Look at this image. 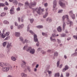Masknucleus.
<instances>
[{
	"instance_id": "1",
	"label": "nucleus",
	"mask_w": 77,
	"mask_h": 77,
	"mask_svg": "<svg viewBox=\"0 0 77 77\" xmlns=\"http://www.w3.org/2000/svg\"><path fill=\"white\" fill-rule=\"evenodd\" d=\"M36 5V2H31L29 4L27 2H26L25 4V9H27L28 8H32V7H34Z\"/></svg>"
},
{
	"instance_id": "2",
	"label": "nucleus",
	"mask_w": 77,
	"mask_h": 77,
	"mask_svg": "<svg viewBox=\"0 0 77 77\" xmlns=\"http://www.w3.org/2000/svg\"><path fill=\"white\" fill-rule=\"evenodd\" d=\"M67 18V21L66 22V23L67 24H70V26H71L72 25V21H70L69 20V19L68 18V15H66L65 16H63L62 17L63 19V21H65V18Z\"/></svg>"
},
{
	"instance_id": "3",
	"label": "nucleus",
	"mask_w": 77,
	"mask_h": 77,
	"mask_svg": "<svg viewBox=\"0 0 77 77\" xmlns=\"http://www.w3.org/2000/svg\"><path fill=\"white\" fill-rule=\"evenodd\" d=\"M34 41L35 42H37L36 43V45L37 47H38L39 45V42H38V40L37 38V35L36 34L34 35Z\"/></svg>"
},
{
	"instance_id": "4",
	"label": "nucleus",
	"mask_w": 77,
	"mask_h": 77,
	"mask_svg": "<svg viewBox=\"0 0 77 77\" xmlns=\"http://www.w3.org/2000/svg\"><path fill=\"white\" fill-rule=\"evenodd\" d=\"M41 10V7H39V8H36L35 9H33V11H36L37 14L39 15H41V12L40 11V10Z\"/></svg>"
},
{
	"instance_id": "5",
	"label": "nucleus",
	"mask_w": 77,
	"mask_h": 77,
	"mask_svg": "<svg viewBox=\"0 0 77 77\" xmlns=\"http://www.w3.org/2000/svg\"><path fill=\"white\" fill-rule=\"evenodd\" d=\"M69 15L73 20L75 19V15L73 14V11H71L69 12Z\"/></svg>"
},
{
	"instance_id": "6",
	"label": "nucleus",
	"mask_w": 77,
	"mask_h": 77,
	"mask_svg": "<svg viewBox=\"0 0 77 77\" xmlns=\"http://www.w3.org/2000/svg\"><path fill=\"white\" fill-rule=\"evenodd\" d=\"M22 62L24 64L22 63L21 65V66L22 68H24L26 66V62L24 60L22 61Z\"/></svg>"
},
{
	"instance_id": "7",
	"label": "nucleus",
	"mask_w": 77,
	"mask_h": 77,
	"mask_svg": "<svg viewBox=\"0 0 77 77\" xmlns=\"http://www.w3.org/2000/svg\"><path fill=\"white\" fill-rule=\"evenodd\" d=\"M8 44V45H7V48H9V49H11V47H12V45H11V43L10 44H9V42H8L7 43Z\"/></svg>"
},
{
	"instance_id": "8",
	"label": "nucleus",
	"mask_w": 77,
	"mask_h": 77,
	"mask_svg": "<svg viewBox=\"0 0 77 77\" xmlns=\"http://www.w3.org/2000/svg\"><path fill=\"white\" fill-rule=\"evenodd\" d=\"M29 53L30 54H34L35 53V49L34 48L32 49Z\"/></svg>"
},
{
	"instance_id": "9",
	"label": "nucleus",
	"mask_w": 77,
	"mask_h": 77,
	"mask_svg": "<svg viewBox=\"0 0 77 77\" xmlns=\"http://www.w3.org/2000/svg\"><path fill=\"white\" fill-rule=\"evenodd\" d=\"M56 5H57V1L56 0H54L53 2V7L54 8L56 7Z\"/></svg>"
},
{
	"instance_id": "10",
	"label": "nucleus",
	"mask_w": 77,
	"mask_h": 77,
	"mask_svg": "<svg viewBox=\"0 0 77 77\" xmlns=\"http://www.w3.org/2000/svg\"><path fill=\"white\" fill-rule=\"evenodd\" d=\"M9 69V67H5L3 69V70L4 71L8 72Z\"/></svg>"
},
{
	"instance_id": "11",
	"label": "nucleus",
	"mask_w": 77,
	"mask_h": 77,
	"mask_svg": "<svg viewBox=\"0 0 77 77\" xmlns=\"http://www.w3.org/2000/svg\"><path fill=\"white\" fill-rule=\"evenodd\" d=\"M32 47H29L26 49V51L27 52H30L32 50Z\"/></svg>"
},
{
	"instance_id": "12",
	"label": "nucleus",
	"mask_w": 77,
	"mask_h": 77,
	"mask_svg": "<svg viewBox=\"0 0 77 77\" xmlns=\"http://www.w3.org/2000/svg\"><path fill=\"white\" fill-rule=\"evenodd\" d=\"M23 27H24V25L23 24L20 25L18 26V29H22V28H23Z\"/></svg>"
},
{
	"instance_id": "13",
	"label": "nucleus",
	"mask_w": 77,
	"mask_h": 77,
	"mask_svg": "<svg viewBox=\"0 0 77 77\" xmlns=\"http://www.w3.org/2000/svg\"><path fill=\"white\" fill-rule=\"evenodd\" d=\"M63 30H65V26H66V24H65V21H63Z\"/></svg>"
},
{
	"instance_id": "14",
	"label": "nucleus",
	"mask_w": 77,
	"mask_h": 77,
	"mask_svg": "<svg viewBox=\"0 0 77 77\" xmlns=\"http://www.w3.org/2000/svg\"><path fill=\"white\" fill-rule=\"evenodd\" d=\"M46 21H48L49 23H51V21H52V19L50 18H48L46 19Z\"/></svg>"
},
{
	"instance_id": "15",
	"label": "nucleus",
	"mask_w": 77,
	"mask_h": 77,
	"mask_svg": "<svg viewBox=\"0 0 77 77\" xmlns=\"http://www.w3.org/2000/svg\"><path fill=\"white\" fill-rule=\"evenodd\" d=\"M19 39H20V41L22 42L23 44H25V42H24V41H23V38L22 37H20V38H19Z\"/></svg>"
},
{
	"instance_id": "16",
	"label": "nucleus",
	"mask_w": 77,
	"mask_h": 77,
	"mask_svg": "<svg viewBox=\"0 0 77 77\" xmlns=\"http://www.w3.org/2000/svg\"><path fill=\"white\" fill-rule=\"evenodd\" d=\"M57 30L59 32H61L62 31V28L60 26H59L57 28Z\"/></svg>"
},
{
	"instance_id": "17",
	"label": "nucleus",
	"mask_w": 77,
	"mask_h": 77,
	"mask_svg": "<svg viewBox=\"0 0 77 77\" xmlns=\"http://www.w3.org/2000/svg\"><path fill=\"white\" fill-rule=\"evenodd\" d=\"M15 35L16 37H19L20 36V33L19 32H16L15 33Z\"/></svg>"
},
{
	"instance_id": "18",
	"label": "nucleus",
	"mask_w": 77,
	"mask_h": 77,
	"mask_svg": "<svg viewBox=\"0 0 77 77\" xmlns=\"http://www.w3.org/2000/svg\"><path fill=\"white\" fill-rule=\"evenodd\" d=\"M51 41H52L54 42H55L56 41V39L55 38H53L51 37H50V38Z\"/></svg>"
},
{
	"instance_id": "19",
	"label": "nucleus",
	"mask_w": 77,
	"mask_h": 77,
	"mask_svg": "<svg viewBox=\"0 0 77 77\" xmlns=\"http://www.w3.org/2000/svg\"><path fill=\"white\" fill-rule=\"evenodd\" d=\"M21 76L22 77H27V75L24 73H21Z\"/></svg>"
},
{
	"instance_id": "20",
	"label": "nucleus",
	"mask_w": 77,
	"mask_h": 77,
	"mask_svg": "<svg viewBox=\"0 0 77 77\" xmlns=\"http://www.w3.org/2000/svg\"><path fill=\"white\" fill-rule=\"evenodd\" d=\"M13 3L14 5H18V1L16 0H14Z\"/></svg>"
},
{
	"instance_id": "21",
	"label": "nucleus",
	"mask_w": 77,
	"mask_h": 77,
	"mask_svg": "<svg viewBox=\"0 0 77 77\" xmlns=\"http://www.w3.org/2000/svg\"><path fill=\"white\" fill-rule=\"evenodd\" d=\"M59 4L61 7H64L65 6V4L63 3L62 2H59Z\"/></svg>"
},
{
	"instance_id": "22",
	"label": "nucleus",
	"mask_w": 77,
	"mask_h": 77,
	"mask_svg": "<svg viewBox=\"0 0 77 77\" xmlns=\"http://www.w3.org/2000/svg\"><path fill=\"white\" fill-rule=\"evenodd\" d=\"M54 56H55L57 57L58 56V52L57 51H55L54 52Z\"/></svg>"
},
{
	"instance_id": "23",
	"label": "nucleus",
	"mask_w": 77,
	"mask_h": 77,
	"mask_svg": "<svg viewBox=\"0 0 77 77\" xmlns=\"http://www.w3.org/2000/svg\"><path fill=\"white\" fill-rule=\"evenodd\" d=\"M48 13L46 12L45 13V14L43 15V18H46V17H47V15H48Z\"/></svg>"
},
{
	"instance_id": "24",
	"label": "nucleus",
	"mask_w": 77,
	"mask_h": 77,
	"mask_svg": "<svg viewBox=\"0 0 77 77\" xmlns=\"http://www.w3.org/2000/svg\"><path fill=\"white\" fill-rule=\"evenodd\" d=\"M3 23L5 24H9V22L6 20H5L3 21Z\"/></svg>"
},
{
	"instance_id": "25",
	"label": "nucleus",
	"mask_w": 77,
	"mask_h": 77,
	"mask_svg": "<svg viewBox=\"0 0 77 77\" xmlns=\"http://www.w3.org/2000/svg\"><path fill=\"white\" fill-rule=\"evenodd\" d=\"M11 59L13 61H15L16 60V59L14 57H11Z\"/></svg>"
},
{
	"instance_id": "26",
	"label": "nucleus",
	"mask_w": 77,
	"mask_h": 77,
	"mask_svg": "<svg viewBox=\"0 0 77 77\" xmlns=\"http://www.w3.org/2000/svg\"><path fill=\"white\" fill-rule=\"evenodd\" d=\"M0 6L1 7H5V5L3 3H0Z\"/></svg>"
},
{
	"instance_id": "27",
	"label": "nucleus",
	"mask_w": 77,
	"mask_h": 77,
	"mask_svg": "<svg viewBox=\"0 0 77 77\" xmlns=\"http://www.w3.org/2000/svg\"><path fill=\"white\" fill-rule=\"evenodd\" d=\"M6 13H2L1 14V17H4Z\"/></svg>"
},
{
	"instance_id": "28",
	"label": "nucleus",
	"mask_w": 77,
	"mask_h": 77,
	"mask_svg": "<svg viewBox=\"0 0 77 77\" xmlns=\"http://www.w3.org/2000/svg\"><path fill=\"white\" fill-rule=\"evenodd\" d=\"M55 77H60V74L59 73H56L55 74Z\"/></svg>"
},
{
	"instance_id": "29",
	"label": "nucleus",
	"mask_w": 77,
	"mask_h": 77,
	"mask_svg": "<svg viewBox=\"0 0 77 77\" xmlns=\"http://www.w3.org/2000/svg\"><path fill=\"white\" fill-rule=\"evenodd\" d=\"M6 35V34H5L3 33L1 36L2 38H5V35Z\"/></svg>"
},
{
	"instance_id": "30",
	"label": "nucleus",
	"mask_w": 77,
	"mask_h": 77,
	"mask_svg": "<svg viewBox=\"0 0 77 77\" xmlns=\"http://www.w3.org/2000/svg\"><path fill=\"white\" fill-rule=\"evenodd\" d=\"M37 28H38V29H41V28H43V26H37Z\"/></svg>"
},
{
	"instance_id": "31",
	"label": "nucleus",
	"mask_w": 77,
	"mask_h": 77,
	"mask_svg": "<svg viewBox=\"0 0 77 77\" xmlns=\"http://www.w3.org/2000/svg\"><path fill=\"white\" fill-rule=\"evenodd\" d=\"M0 66H1V67H2L4 66V63H1L0 62Z\"/></svg>"
},
{
	"instance_id": "32",
	"label": "nucleus",
	"mask_w": 77,
	"mask_h": 77,
	"mask_svg": "<svg viewBox=\"0 0 77 77\" xmlns=\"http://www.w3.org/2000/svg\"><path fill=\"white\" fill-rule=\"evenodd\" d=\"M72 56H77V52H75L74 54H72Z\"/></svg>"
},
{
	"instance_id": "33",
	"label": "nucleus",
	"mask_w": 77,
	"mask_h": 77,
	"mask_svg": "<svg viewBox=\"0 0 77 77\" xmlns=\"http://www.w3.org/2000/svg\"><path fill=\"white\" fill-rule=\"evenodd\" d=\"M30 23L32 24V23H33V21H34V19H30Z\"/></svg>"
},
{
	"instance_id": "34",
	"label": "nucleus",
	"mask_w": 77,
	"mask_h": 77,
	"mask_svg": "<svg viewBox=\"0 0 77 77\" xmlns=\"http://www.w3.org/2000/svg\"><path fill=\"white\" fill-rule=\"evenodd\" d=\"M57 42H58V44H60V43H61V40L59 39H57Z\"/></svg>"
},
{
	"instance_id": "35",
	"label": "nucleus",
	"mask_w": 77,
	"mask_h": 77,
	"mask_svg": "<svg viewBox=\"0 0 77 77\" xmlns=\"http://www.w3.org/2000/svg\"><path fill=\"white\" fill-rule=\"evenodd\" d=\"M46 69L47 70H48L49 69H50V65H47L46 66Z\"/></svg>"
},
{
	"instance_id": "36",
	"label": "nucleus",
	"mask_w": 77,
	"mask_h": 77,
	"mask_svg": "<svg viewBox=\"0 0 77 77\" xmlns=\"http://www.w3.org/2000/svg\"><path fill=\"white\" fill-rule=\"evenodd\" d=\"M52 36L53 38H56V35L54 33L52 34Z\"/></svg>"
},
{
	"instance_id": "37",
	"label": "nucleus",
	"mask_w": 77,
	"mask_h": 77,
	"mask_svg": "<svg viewBox=\"0 0 77 77\" xmlns=\"http://www.w3.org/2000/svg\"><path fill=\"white\" fill-rule=\"evenodd\" d=\"M63 11V10H59L58 11V13L60 14V13H62V11Z\"/></svg>"
},
{
	"instance_id": "38",
	"label": "nucleus",
	"mask_w": 77,
	"mask_h": 77,
	"mask_svg": "<svg viewBox=\"0 0 77 77\" xmlns=\"http://www.w3.org/2000/svg\"><path fill=\"white\" fill-rule=\"evenodd\" d=\"M11 14H14V11H12L11 10H10Z\"/></svg>"
},
{
	"instance_id": "39",
	"label": "nucleus",
	"mask_w": 77,
	"mask_h": 77,
	"mask_svg": "<svg viewBox=\"0 0 77 77\" xmlns=\"http://www.w3.org/2000/svg\"><path fill=\"white\" fill-rule=\"evenodd\" d=\"M0 56L1 58H3V57H5V55H4L2 54H1Z\"/></svg>"
},
{
	"instance_id": "40",
	"label": "nucleus",
	"mask_w": 77,
	"mask_h": 77,
	"mask_svg": "<svg viewBox=\"0 0 77 77\" xmlns=\"http://www.w3.org/2000/svg\"><path fill=\"white\" fill-rule=\"evenodd\" d=\"M29 32L32 35H33V34H35V33H34V32L32 30H30L29 31Z\"/></svg>"
},
{
	"instance_id": "41",
	"label": "nucleus",
	"mask_w": 77,
	"mask_h": 77,
	"mask_svg": "<svg viewBox=\"0 0 77 77\" xmlns=\"http://www.w3.org/2000/svg\"><path fill=\"white\" fill-rule=\"evenodd\" d=\"M27 69H28L29 72H30L31 71V70L30 69V67L27 66Z\"/></svg>"
},
{
	"instance_id": "42",
	"label": "nucleus",
	"mask_w": 77,
	"mask_h": 77,
	"mask_svg": "<svg viewBox=\"0 0 77 77\" xmlns=\"http://www.w3.org/2000/svg\"><path fill=\"white\" fill-rule=\"evenodd\" d=\"M61 37H65V36H66V34H62L61 35Z\"/></svg>"
},
{
	"instance_id": "43",
	"label": "nucleus",
	"mask_w": 77,
	"mask_h": 77,
	"mask_svg": "<svg viewBox=\"0 0 77 77\" xmlns=\"http://www.w3.org/2000/svg\"><path fill=\"white\" fill-rule=\"evenodd\" d=\"M18 5L20 7L22 6H23V4L21 3H18Z\"/></svg>"
},
{
	"instance_id": "44",
	"label": "nucleus",
	"mask_w": 77,
	"mask_h": 77,
	"mask_svg": "<svg viewBox=\"0 0 77 77\" xmlns=\"http://www.w3.org/2000/svg\"><path fill=\"white\" fill-rule=\"evenodd\" d=\"M41 50H42V48H39L37 49V51H41Z\"/></svg>"
},
{
	"instance_id": "45",
	"label": "nucleus",
	"mask_w": 77,
	"mask_h": 77,
	"mask_svg": "<svg viewBox=\"0 0 77 77\" xmlns=\"http://www.w3.org/2000/svg\"><path fill=\"white\" fill-rule=\"evenodd\" d=\"M59 63H60L59 61H57V67H59Z\"/></svg>"
},
{
	"instance_id": "46",
	"label": "nucleus",
	"mask_w": 77,
	"mask_h": 77,
	"mask_svg": "<svg viewBox=\"0 0 77 77\" xmlns=\"http://www.w3.org/2000/svg\"><path fill=\"white\" fill-rule=\"evenodd\" d=\"M7 43L6 42H4L2 44L3 47H5V45H6Z\"/></svg>"
},
{
	"instance_id": "47",
	"label": "nucleus",
	"mask_w": 77,
	"mask_h": 77,
	"mask_svg": "<svg viewBox=\"0 0 77 77\" xmlns=\"http://www.w3.org/2000/svg\"><path fill=\"white\" fill-rule=\"evenodd\" d=\"M68 68H69L68 66L67 65H66L65 66V67L64 68V69H66V70H67V69H68Z\"/></svg>"
},
{
	"instance_id": "48",
	"label": "nucleus",
	"mask_w": 77,
	"mask_h": 77,
	"mask_svg": "<svg viewBox=\"0 0 77 77\" xmlns=\"http://www.w3.org/2000/svg\"><path fill=\"white\" fill-rule=\"evenodd\" d=\"M27 49V46H25L23 48V50H26Z\"/></svg>"
},
{
	"instance_id": "49",
	"label": "nucleus",
	"mask_w": 77,
	"mask_h": 77,
	"mask_svg": "<svg viewBox=\"0 0 77 77\" xmlns=\"http://www.w3.org/2000/svg\"><path fill=\"white\" fill-rule=\"evenodd\" d=\"M10 32H6L5 34L6 36H9V35Z\"/></svg>"
},
{
	"instance_id": "50",
	"label": "nucleus",
	"mask_w": 77,
	"mask_h": 77,
	"mask_svg": "<svg viewBox=\"0 0 77 77\" xmlns=\"http://www.w3.org/2000/svg\"><path fill=\"white\" fill-rule=\"evenodd\" d=\"M29 41V40H27L26 39H25V41H24L25 42V43H27Z\"/></svg>"
},
{
	"instance_id": "51",
	"label": "nucleus",
	"mask_w": 77,
	"mask_h": 77,
	"mask_svg": "<svg viewBox=\"0 0 77 77\" xmlns=\"http://www.w3.org/2000/svg\"><path fill=\"white\" fill-rule=\"evenodd\" d=\"M17 11H20V8L19 7L16 8Z\"/></svg>"
},
{
	"instance_id": "52",
	"label": "nucleus",
	"mask_w": 77,
	"mask_h": 77,
	"mask_svg": "<svg viewBox=\"0 0 77 77\" xmlns=\"http://www.w3.org/2000/svg\"><path fill=\"white\" fill-rule=\"evenodd\" d=\"M44 6L45 7H46L47 6H48V4L47 3H45Z\"/></svg>"
},
{
	"instance_id": "53",
	"label": "nucleus",
	"mask_w": 77,
	"mask_h": 77,
	"mask_svg": "<svg viewBox=\"0 0 77 77\" xmlns=\"http://www.w3.org/2000/svg\"><path fill=\"white\" fill-rule=\"evenodd\" d=\"M42 35L43 36H45V35H47V34L44 32H42Z\"/></svg>"
},
{
	"instance_id": "54",
	"label": "nucleus",
	"mask_w": 77,
	"mask_h": 77,
	"mask_svg": "<svg viewBox=\"0 0 77 77\" xmlns=\"http://www.w3.org/2000/svg\"><path fill=\"white\" fill-rule=\"evenodd\" d=\"M66 77H69V73H66Z\"/></svg>"
},
{
	"instance_id": "55",
	"label": "nucleus",
	"mask_w": 77,
	"mask_h": 77,
	"mask_svg": "<svg viewBox=\"0 0 77 77\" xmlns=\"http://www.w3.org/2000/svg\"><path fill=\"white\" fill-rule=\"evenodd\" d=\"M44 9H42L40 10V12H41V14L42 12H44Z\"/></svg>"
},
{
	"instance_id": "56",
	"label": "nucleus",
	"mask_w": 77,
	"mask_h": 77,
	"mask_svg": "<svg viewBox=\"0 0 77 77\" xmlns=\"http://www.w3.org/2000/svg\"><path fill=\"white\" fill-rule=\"evenodd\" d=\"M5 5H6L7 6H8V5H9V4L8 3V2L6 1L5 3Z\"/></svg>"
},
{
	"instance_id": "57",
	"label": "nucleus",
	"mask_w": 77,
	"mask_h": 77,
	"mask_svg": "<svg viewBox=\"0 0 77 77\" xmlns=\"http://www.w3.org/2000/svg\"><path fill=\"white\" fill-rule=\"evenodd\" d=\"M48 72L49 74H50L51 73V71L48 70Z\"/></svg>"
},
{
	"instance_id": "58",
	"label": "nucleus",
	"mask_w": 77,
	"mask_h": 77,
	"mask_svg": "<svg viewBox=\"0 0 77 77\" xmlns=\"http://www.w3.org/2000/svg\"><path fill=\"white\" fill-rule=\"evenodd\" d=\"M30 29V27H29V25L28 26L27 28V32H29V29Z\"/></svg>"
},
{
	"instance_id": "59",
	"label": "nucleus",
	"mask_w": 77,
	"mask_h": 77,
	"mask_svg": "<svg viewBox=\"0 0 77 77\" xmlns=\"http://www.w3.org/2000/svg\"><path fill=\"white\" fill-rule=\"evenodd\" d=\"M10 10L11 11H14V8L13 7H12L11 9Z\"/></svg>"
},
{
	"instance_id": "60",
	"label": "nucleus",
	"mask_w": 77,
	"mask_h": 77,
	"mask_svg": "<svg viewBox=\"0 0 77 77\" xmlns=\"http://www.w3.org/2000/svg\"><path fill=\"white\" fill-rule=\"evenodd\" d=\"M47 52H48V53H50L51 51V50H50V49H49L47 51Z\"/></svg>"
},
{
	"instance_id": "61",
	"label": "nucleus",
	"mask_w": 77,
	"mask_h": 77,
	"mask_svg": "<svg viewBox=\"0 0 77 77\" xmlns=\"http://www.w3.org/2000/svg\"><path fill=\"white\" fill-rule=\"evenodd\" d=\"M66 70L65 69L63 68V70H62V72H65V71H66Z\"/></svg>"
},
{
	"instance_id": "62",
	"label": "nucleus",
	"mask_w": 77,
	"mask_h": 77,
	"mask_svg": "<svg viewBox=\"0 0 77 77\" xmlns=\"http://www.w3.org/2000/svg\"><path fill=\"white\" fill-rule=\"evenodd\" d=\"M38 66H39V64H37L35 66V68H38Z\"/></svg>"
},
{
	"instance_id": "63",
	"label": "nucleus",
	"mask_w": 77,
	"mask_h": 77,
	"mask_svg": "<svg viewBox=\"0 0 77 77\" xmlns=\"http://www.w3.org/2000/svg\"><path fill=\"white\" fill-rule=\"evenodd\" d=\"M4 66H8V63H4Z\"/></svg>"
},
{
	"instance_id": "64",
	"label": "nucleus",
	"mask_w": 77,
	"mask_h": 77,
	"mask_svg": "<svg viewBox=\"0 0 77 77\" xmlns=\"http://www.w3.org/2000/svg\"><path fill=\"white\" fill-rule=\"evenodd\" d=\"M36 62H34L32 64V65H33V66H34V65H36Z\"/></svg>"
}]
</instances>
